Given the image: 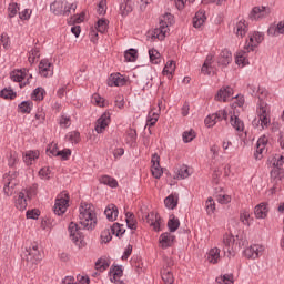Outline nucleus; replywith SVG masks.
<instances>
[{"mask_svg":"<svg viewBox=\"0 0 284 284\" xmlns=\"http://www.w3.org/2000/svg\"><path fill=\"white\" fill-rule=\"evenodd\" d=\"M168 227H169V232H176V230L181 227V221H179L176 216L171 215L168 221Z\"/></svg>","mask_w":284,"mask_h":284,"instance_id":"obj_33","label":"nucleus"},{"mask_svg":"<svg viewBox=\"0 0 284 284\" xmlns=\"http://www.w3.org/2000/svg\"><path fill=\"white\" fill-rule=\"evenodd\" d=\"M110 125V113H103L98 120L95 125V132L98 134H103L105 128Z\"/></svg>","mask_w":284,"mask_h":284,"instance_id":"obj_12","label":"nucleus"},{"mask_svg":"<svg viewBox=\"0 0 284 284\" xmlns=\"http://www.w3.org/2000/svg\"><path fill=\"white\" fill-rule=\"evenodd\" d=\"M146 222L150 223L154 232H161V216L151 213V215H146Z\"/></svg>","mask_w":284,"mask_h":284,"instance_id":"obj_22","label":"nucleus"},{"mask_svg":"<svg viewBox=\"0 0 284 284\" xmlns=\"http://www.w3.org/2000/svg\"><path fill=\"white\" fill-rule=\"evenodd\" d=\"M125 221L129 230H136V219L134 216V213L126 212L125 213Z\"/></svg>","mask_w":284,"mask_h":284,"instance_id":"obj_35","label":"nucleus"},{"mask_svg":"<svg viewBox=\"0 0 284 284\" xmlns=\"http://www.w3.org/2000/svg\"><path fill=\"white\" fill-rule=\"evenodd\" d=\"M57 156H61L62 161H68L72 156V150L63 149L62 151H58Z\"/></svg>","mask_w":284,"mask_h":284,"instance_id":"obj_58","label":"nucleus"},{"mask_svg":"<svg viewBox=\"0 0 284 284\" xmlns=\"http://www.w3.org/2000/svg\"><path fill=\"white\" fill-rule=\"evenodd\" d=\"M39 190V184H32L29 189L24 190V194H27V199H34L37 192Z\"/></svg>","mask_w":284,"mask_h":284,"instance_id":"obj_50","label":"nucleus"},{"mask_svg":"<svg viewBox=\"0 0 284 284\" xmlns=\"http://www.w3.org/2000/svg\"><path fill=\"white\" fill-rule=\"evenodd\" d=\"M97 30L104 34L105 30H108V20L106 19H99L97 22Z\"/></svg>","mask_w":284,"mask_h":284,"instance_id":"obj_54","label":"nucleus"},{"mask_svg":"<svg viewBox=\"0 0 284 284\" xmlns=\"http://www.w3.org/2000/svg\"><path fill=\"white\" fill-rule=\"evenodd\" d=\"M236 242V239L232 234H224L223 236V252L227 258H231L234 255V243Z\"/></svg>","mask_w":284,"mask_h":284,"instance_id":"obj_7","label":"nucleus"},{"mask_svg":"<svg viewBox=\"0 0 284 284\" xmlns=\"http://www.w3.org/2000/svg\"><path fill=\"white\" fill-rule=\"evenodd\" d=\"M258 119L261 122V130H265L270 125V118H267V111L265 109H260Z\"/></svg>","mask_w":284,"mask_h":284,"instance_id":"obj_32","label":"nucleus"},{"mask_svg":"<svg viewBox=\"0 0 284 284\" xmlns=\"http://www.w3.org/2000/svg\"><path fill=\"white\" fill-rule=\"evenodd\" d=\"M175 239L176 236L172 235L171 233H162L160 235L159 242L163 250H168V247H172Z\"/></svg>","mask_w":284,"mask_h":284,"instance_id":"obj_15","label":"nucleus"},{"mask_svg":"<svg viewBox=\"0 0 284 284\" xmlns=\"http://www.w3.org/2000/svg\"><path fill=\"white\" fill-rule=\"evenodd\" d=\"M104 214L108 219V221L114 222L116 221V217L119 216V207L114 204H109L106 209L104 210Z\"/></svg>","mask_w":284,"mask_h":284,"instance_id":"obj_21","label":"nucleus"},{"mask_svg":"<svg viewBox=\"0 0 284 284\" xmlns=\"http://www.w3.org/2000/svg\"><path fill=\"white\" fill-rule=\"evenodd\" d=\"M161 276H162V281L165 284H173L174 283V275L172 274V271H170L168 268H163V271L161 272Z\"/></svg>","mask_w":284,"mask_h":284,"instance_id":"obj_36","label":"nucleus"},{"mask_svg":"<svg viewBox=\"0 0 284 284\" xmlns=\"http://www.w3.org/2000/svg\"><path fill=\"white\" fill-rule=\"evenodd\" d=\"M79 219L83 230H94L97 227V213L93 205L84 204V206H81Z\"/></svg>","mask_w":284,"mask_h":284,"instance_id":"obj_1","label":"nucleus"},{"mask_svg":"<svg viewBox=\"0 0 284 284\" xmlns=\"http://www.w3.org/2000/svg\"><path fill=\"white\" fill-rule=\"evenodd\" d=\"M57 152H59V146L57 144L51 143L47 148V154L48 156H57Z\"/></svg>","mask_w":284,"mask_h":284,"instance_id":"obj_62","label":"nucleus"},{"mask_svg":"<svg viewBox=\"0 0 284 284\" xmlns=\"http://www.w3.org/2000/svg\"><path fill=\"white\" fill-rule=\"evenodd\" d=\"M212 119H215L216 121H227V111L225 110H220L216 113L212 114Z\"/></svg>","mask_w":284,"mask_h":284,"instance_id":"obj_57","label":"nucleus"},{"mask_svg":"<svg viewBox=\"0 0 284 284\" xmlns=\"http://www.w3.org/2000/svg\"><path fill=\"white\" fill-rule=\"evenodd\" d=\"M246 51H240L236 53V57H235V63L236 65H241L242 68H245V65H247V52H250L247 50V47H244Z\"/></svg>","mask_w":284,"mask_h":284,"instance_id":"obj_25","label":"nucleus"},{"mask_svg":"<svg viewBox=\"0 0 284 284\" xmlns=\"http://www.w3.org/2000/svg\"><path fill=\"white\" fill-rule=\"evenodd\" d=\"M149 57L153 65H159V63H161V53L156 51V49L149 50Z\"/></svg>","mask_w":284,"mask_h":284,"instance_id":"obj_37","label":"nucleus"},{"mask_svg":"<svg viewBox=\"0 0 284 284\" xmlns=\"http://www.w3.org/2000/svg\"><path fill=\"white\" fill-rule=\"evenodd\" d=\"M217 63L219 65H223V68H227V65L232 63V51L223 49L220 53Z\"/></svg>","mask_w":284,"mask_h":284,"instance_id":"obj_17","label":"nucleus"},{"mask_svg":"<svg viewBox=\"0 0 284 284\" xmlns=\"http://www.w3.org/2000/svg\"><path fill=\"white\" fill-rule=\"evenodd\" d=\"M0 97L2 99H17V92H14L12 89L4 88L0 91Z\"/></svg>","mask_w":284,"mask_h":284,"instance_id":"obj_46","label":"nucleus"},{"mask_svg":"<svg viewBox=\"0 0 284 284\" xmlns=\"http://www.w3.org/2000/svg\"><path fill=\"white\" fill-rule=\"evenodd\" d=\"M26 77H28V73H26V69H23V70H16V71H13L11 73V79L16 83H23L21 81H23V79H26Z\"/></svg>","mask_w":284,"mask_h":284,"instance_id":"obj_31","label":"nucleus"},{"mask_svg":"<svg viewBox=\"0 0 284 284\" xmlns=\"http://www.w3.org/2000/svg\"><path fill=\"white\" fill-rule=\"evenodd\" d=\"M68 203H70V195L68 194V192L63 191L55 199V204L53 207L54 214H57L58 216L65 214V211L68 210Z\"/></svg>","mask_w":284,"mask_h":284,"instance_id":"obj_5","label":"nucleus"},{"mask_svg":"<svg viewBox=\"0 0 284 284\" xmlns=\"http://www.w3.org/2000/svg\"><path fill=\"white\" fill-rule=\"evenodd\" d=\"M248 39H250V42L248 44L246 45V50L252 51L257 48V45L260 43H263V39H264V36L263 33L258 32V31H254L253 33H250L248 34Z\"/></svg>","mask_w":284,"mask_h":284,"instance_id":"obj_8","label":"nucleus"},{"mask_svg":"<svg viewBox=\"0 0 284 284\" xmlns=\"http://www.w3.org/2000/svg\"><path fill=\"white\" fill-rule=\"evenodd\" d=\"M176 70V62H174L173 60H170L166 62L164 69H163V74H170L172 77V74H174Z\"/></svg>","mask_w":284,"mask_h":284,"instance_id":"obj_44","label":"nucleus"},{"mask_svg":"<svg viewBox=\"0 0 284 284\" xmlns=\"http://www.w3.org/2000/svg\"><path fill=\"white\" fill-rule=\"evenodd\" d=\"M67 139L70 143H79L81 141V133L79 131H72L67 135Z\"/></svg>","mask_w":284,"mask_h":284,"instance_id":"obj_55","label":"nucleus"},{"mask_svg":"<svg viewBox=\"0 0 284 284\" xmlns=\"http://www.w3.org/2000/svg\"><path fill=\"white\" fill-rule=\"evenodd\" d=\"M234 90L232 87H225L217 91V94L215 95V101H227V99L232 98Z\"/></svg>","mask_w":284,"mask_h":284,"instance_id":"obj_19","label":"nucleus"},{"mask_svg":"<svg viewBox=\"0 0 284 284\" xmlns=\"http://www.w3.org/2000/svg\"><path fill=\"white\" fill-rule=\"evenodd\" d=\"M151 172L154 179H161V176H163V168H161V164L152 165Z\"/></svg>","mask_w":284,"mask_h":284,"instance_id":"obj_51","label":"nucleus"},{"mask_svg":"<svg viewBox=\"0 0 284 284\" xmlns=\"http://www.w3.org/2000/svg\"><path fill=\"white\" fill-rule=\"evenodd\" d=\"M39 72L41 77L48 78L52 77L54 74V69L52 67V63L48 59H42L39 63Z\"/></svg>","mask_w":284,"mask_h":284,"instance_id":"obj_10","label":"nucleus"},{"mask_svg":"<svg viewBox=\"0 0 284 284\" xmlns=\"http://www.w3.org/2000/svg\"><path fill=\"white\" fill-rule=\"evenodd\" d=\"M284 176V171L281 166H274L271 170V181L274 183L272 190H276V185H278V181H282Z\"/></svg>","mask_w":284,"mask_h":284,"instance_id":"obj_16","label":"nucleus"},{"mask_svg":"<svg viewBox=\"0 0 284 284\" xmlns=\"http://www.w3.org/2000/svg\"><path fill=\"white\" fill-rule=\"evenodd\" d=\"M267 136L263 135L257 140L256 151L254 153V159L261 161L263 159V152H265V146L267 145Z\"/></svg>","mask_w":284,"mask_h":284,"instance_id":"obj_13","label":"nucleus"},{"mask_svg":"<svg viewBox=\"0 0 284 284\" xmlns=\"http://www.w3.org/2000/svg\"><path fill=\"white\" fill-rule=\"evenodd\" d=\"M100 183L103 185H108L109 187H119V182L116 179L110 176V175H102L100 178Z\"/></svg>","mask_w":284,"mask_h":284,"instance_id":"obj_29","label":"nucleus"},{"mask_svg":"<svg viewBox=\"0 0 284 284\" xmlns=\"http://www.w3.org/2000/svg\"><path fill=\"white\" fill-rule=\"evenodd\" d=\"M43 94H45V89L38 87L33 90L31 98L33 99V101H43Z\"/></svg>","mask_w":284,"mask_h":284,"instance_id":"obj_45","label":"nucleus"},{"mask_svg":"<svg viewBox=\"0 0 284 284\" xmlns=\"http://www.w3.org/2000/svg\"><path fill=\"white\" fill-rule=\"evenodd\" d=\"M124 59L128 62L136 61V59H139V51H136V49H129L124 52Z\"/></svg>","mask_w":284,"mask_h":284,"instance_id":"obj_38","label":"nucleus"},{"mask_svg":"<svg viewBox=\"0 0 284 284\" xmlns=\"http://www.w3.org/2000/svg\"><path fill=\"white\" fill-rule=\"evenodd\" d=\"M165 207L174 210L179 205V199H174V195H169L164 199Z\"/></svg>","mask_w":284,"mask_h":284,"instance_id":"obj_42","label":"nucleus"},{"mask_svg":"<svg viewBox=\"0 0 284 284\" xmlns=\"http://www.w3.org/2000/svg\"><path fill=\"white\" fill-rule=\"evenodd\" d=\"M187 176H190V169L183 164L178 169V179H187Z\"/></svg>","mask_w":284,"mask_h":284,"instance_id":"obj_53","label":"nucleus"},{"mask_svg":"<svg viewBox=\"0 0 284 284\" xmlns=\"http://www.w3.org/2000/svg\"><path fill=\"white\" fill-rule=\"evenodd\" d=\"M110 267V261L100 258L95 262V270H99V272H105Z\"/></svg>","mask_w":284,"mask_h":284,"instance_id":"obj_48","label":"nucleus"},{"mask_svg":"<svg viewBox=\"0 0 284 284\" xmlns=\"http://www.w3.org/2000/svg\"><path fill=\"white\" fill-rule=\"evenodd\" d=\"M51 11L55 16H62V17H70V13L77 12V3L69 4L68 2L63 1H54L50 6Z\"/></svg>","mask_w":284,"mask_h":284,"instance_id":"obj_4","label":"nucleus"},{"mask_svg":"<svg viewBox=\"0 0 284 284\" xmlns=\"http://www.w3.org/2000/svg\"><path fill=\"white\" fill-rule=\"evenodd\" d=\"M39 216H41V211L37 209L27 211V219H33V221H37Z\"/></svg>","mask_w":284,"mask_h":284,"instance_id":"obj_63","label":"nucleus"},{"mask_svg":"<svg viewBox=\"0 0 284 284\" xmlns=\"http://www.w3.org/2000/svg\"><path fill=\"white\" fill-rule=\"evenodd\" d=\"M207 17L205 16L204 10H200L195 13V17L193 18V27L201 28L206 21Z\"/></svg>","mask_w":284,"mask_h":284,"instance_id":"obj_26","label":"nucleus"},{"mask_svg":"<svg viewBox=\"0 0 284 284\" xmlns=\"http://www.w3.org/2000/svg\"><path fill=\"white\" fill-rule=\"evenodd\" d=\"M68 230L71 241L74 244L79 245V247H81V245H83V232H81V227H79V224L71 222Z\"/></svg>","mask_w":284,"mask_h":284,"instance_id":"obj_6","label":"nucleus"},{"mask_svg":"<svg viewBox=\"0 0 284 284\" xmlns=\"http://www.w3.org/2000/svg\"><path fill=\"white\" fill-rule=\"evenodd\" d=\"M34 106V103H32V101H22L19 105H18V110L22 113V114H30V112H32V108Z\"/></svg>","mask_w":284,"mask_h":284,"instance_id":"obj_30","label":"nucleus"},{"mask_svg":"<svg viewBox=\"0 0 284 284\" xmlns=\"http://www.w3.org/2000/svg\"><path fill=\"white\" fill-rule=\"evenodd\" d=\"M206 214L212 215V213L216 210V203H214V199L209 197L205 203Z\"/></svg>","mask_w":284,"mask_h":284,"instance_id":"obj_52","label":"nucleus"},{"mask_svg":"<svg viewBox=\"0 0 284 284\" xmlns=\"http://www.w3.org/2000/svg\"><path fill=\"white\" fill-rule=\"evenodd\" d=\"M109 274H112L111 283H116V281H119L118 278L123 276V268L119 265H112Z\"/></svg>","mask_w":284,"mask_h":284,"instance_id":"obj_27","label":"nucleus"},{"mask_svg":"<svg viewBox=\"0 0 284 284\" xmlns=\"http://www.w3.org/2000/svg\"><path fill=\"white\" fill-rule=\"evenodd\" d=\"M17 176H19V172L13 171V172H9L8 174H4V179H7V182L4 184L3 187V192L7 196H12V191L14 189V185H17V183L12 184L13 179H17Z\"/></svg>","mask_w":284,"mask_h":284,"instance_id":"obj_9","label":"nucleus"},{"mask_svg":"<svg viewBox=\"0 0 284 284\" xmlns=\"http://www.w3.org/2000/svg\"><path fill=\"white\" fill-rule=\"evenodd\" d=\"M270 14V8L267 7H254L250 13L252 21H258V19H265Z\"/></svg>","mask_w":284,"mask_h":284,"instance_id":"obj_11","label":"nucleus"},{"mask_svg":"<svg viewBox=\"0 0 284 284\" xmlns=\"http://www.w3.org/2000/svg\"><path fill=\"white\" fill-rule=\"evenodd\" d=\"M62 284H90V277L82 276L79 283H74V277L67 276L62 280Z\"/></svg>","mask_w":284,"mask_h":284,"instance_id":"obj_40","label":"nucleus"},{"mask_svg":"<svg viewBox=\"0 0 284 284\" xmlns=\"http://www.w3.org/2000/svg\"><path fill=\"white\" fill-rule=\"evenodd\" d=\"M263 252V246H258L257 244L251 245L244 251V256L246 258H258V254Z\"/></svg>","mask_w":284,"mask_h":284,"instance_id":"obj_18","label":"nucleus"},{"mask_svg":"<svg viewBox=\"0 0 284 284\" xmlns=\"http://www.w3.org/2000/svg\"><path fill=\"white\" fill-rule=\"evenodd\" d=\"M219 258H221V250L220 248H212L210 252H209V256H207V261L210 263H219Z\"/></svg>","mask_w":284,"mask_h":284,"instance_id":"obj_34","label":"nucleus"},{"mask_svg":"<svg viewBox=\"0 0 284 284\" xmlns=\"http://www.w3.org/2000/svg\"><path fill=\"white\" fill-rule=\"evenodd\" d=\"M236 34L237 37H245L247 34V24L245 23V20H241L236 23Z\"/></svg>","mask_w":284,"mask_h":284,"instance_id":"obj_39","label":"nucleus"},{"mask_svg":"<svg viewBox=\"0 0 284 284\" xmlns=\"http://www.w3.org/2000/svg\"><path fill=\"white\" fill-rule=\"evenodd\" d=\"M216 283L219 284H234V275L233 274H224L220 277H216Z\"/></svg>","mask_w":284,"mask_h":284,"instance_id":"obj_43","label":"nucleus"},{"mask_svg":"<svg viewBox=\"0 0 284 284\" xmlns=\"http://www.w3.org/2000/svg\"><path fill=\"white\" fill-rule=\"evenodd\" d=\"M156 121H159V110L154 111V109H151L148 114L146 119V125L149 126V132L152 134V131H150V128H154L156 125Z\"/></svg>","mask_w":284,"mask_h":284,"instance_id":"obj_24","label":"nucleus"},{"mask_svg":"<svg viewBox=\"0 0 284 284\" xmlns=\"http://www.w3.org/2000/svg\"><path fill=\"white\" fill-rule=\"evenodd\" d=\"M268 212L270 210L267 209V203L265 202H262L258 205H256L254 210L256 219H266Z\"/></svg>","mask_w":284,"mask_h":284,"instance_id":"obj_23","label":"nucleus"},{"mask_svg":"<svg viewBox=\"0 0 284 284\" xmlns=\"http://www.w3.org/2000/svg\"><path fill=\"white\" fill-rule=\"evenodd\" d=\"M108 10V0H101L98 4V14L104 16Z\"/></svg>","mask_w":284,"mask_h":284,"instance_id":"obj_60","label":"nucleus"},{"mask_svg":"<svg viewBox=\"0 0 284 284\" xmlns=\"http://www.w3.org/2000/svg\"><path fill=\"white\" fill-rule=\"evenodd\" d=\"M126 143H129V145L136 143V131L134 129H129L126 131Z\"/></svg>","mask_w":284,"mask_h":284,"instance_id":"obj_49","label":"nucleus"},{"mask_svg":"<svg viewBox=\"0 0 284 284\" xmlns=\"http://www.w3.org/2000/svg\"><path fill=\"white\" fill-rule=\"evenodd\" d=\"M248 90L252 97H257L260 100L263 99V91H261V89L256 90V87L254 84H250Z\"/></svg>","mask_w":284,"mask_h":284,"instance_id":"obj_59","label":"nucleus"},{"mask_svg":"<svg viewBox=\"0 0 284 284\" xmlns=\"http://www.w3.org/2000/svg\"><path fill=\"white\" fill-rule=\"evenodd\" d=\"M174 23V16L172 13H165L159 22V28L154 29V37L160 41L165 39V34L170 31V26Z\"/></svg>","mask_w":284,"mask_h":284,"instance_id":"obj_3","label":"nucleus"},{"mask_svg":"<svg viewBox=\"0 0 284 284\" xmlns=\"http://www.w3.org/2000/svg\"><path fill=\"white\" fill-rule=\"evenodd\" d=\"M134 10V2L132 0H123L120 3V14L121 17L125 18L130 12Z\"/></svg>","mask_w":284,"mask_h":284,"instance_id":"obj_20","label":"nucleus"},{"mask_svg":"<svg viewBox=\"0 0 284 284\" xmlns=\"http://www.w3.org/2000/svg\"><path fill=\"white\" fill-rule=\"evenodd\" d=\"M9 19L17 17V12H19V4L17 2H11L8 7Z\"/></svg>","mask_w":284,"mask_h":284,"instance_id":"obj_56","label":"nucleus"},{"mask_svg":"<svg viewBox=\"0 0 284 284\" xmlns=\"http://www.w3.org/2000/svg\"><path fill=\"white\" fill-rule=\"evenodd\" d=\"M16 207L17 210L23 211L28 207V200L26 199V193L20 192L18 197L16 199Z\"/></svg>","mask_w":284,"mask_h":284,"instance_id":"obj_28","label":"nucleus"},{"mask_svg":"<svg viewBox=\"0 0 284 284\" xmlns=\"http://www.w3.org/2000/svg\"><path fill=\"white\" fill-rule=\"evenodd\" d=\"M182 139L184 143H192V141L196 139V132H194V130L192 129L190 131H184L182 134Z\"/></svg>","mask_w":284,"mask_h":284,"instance_id":"obj_47","label":"nucleus"},{"mask_svg":"<svg viewBox=\"0 0 284 284\" xmlns=\"http://www.w3.org/2000/svg\"><path fill=\"white\" fill-rule=\"evenodd\" d=\"M101 240L103 243H110L112 241V231L110 229L102 231Z\"/></svg>","mask_w":284,"mask_h":284,"instance_id":"obj_61","label":"nucleus"},{"mask_svg":"<svg viewBox=\"0 0 284 284\" xmlns=\"http://www.w3.org/2000/svg\"><path fill=\"white\" fill-rule=\"evenodd\" d=\"M230 123L237 132H243V121L236 115H231Z\"/></svg>","mask_w":284,"mask_h":284,"instance_id":"obj_41","label":"nucleus"},{"mask_svg":"<svg viewBox=\"0 0 284 284\" xmlns=\"http://www.w3.org/2000/svg\"><path fill=\"white\" fill-rule=\"evenodd\" d=\"M240 221L243 223V225H250V212L242 211L240 214Z\"/></svg>","mask_w":284,"mask_h":284,"instance_id":"obj_64","label":"nucleus"},{"mask_svg":"<svg viewBox=\"0 0 284 284\" xmlns=\"http://www.w3.org/2000/svg\"><path fill=\"white\" fill-rule=\"evenodd\" d=\"M43 256L41 255V251H39V244L33 242L30 246L26 247V251L22 254V261L27 262V265H37L39 261H41Z\"/></svg>","mask_w":284,"mask_h":284,"instance_id":"obj_2","label":"nucleus"},{"mask_svg":"<svg viewBox=\"0 0 284 284\" xmlns=\"http://www.w3.org/2000/svg\"><path fill=\"white\" fill-rule=\"evenodd\" d=\"M126 82H128V80L121 73H113L109 78L108 85L110 88H112L114 85H115V88H121V87L125 85Z\"/></svg>","mask_w":284,"mask_h":284,"instance_id":"obj_14","label":"nucleus"}]
</instances>
